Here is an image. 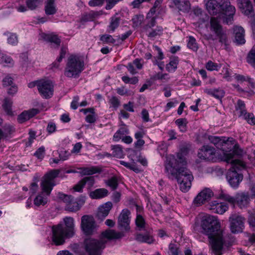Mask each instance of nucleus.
Returning <instances> with one entry per match:
<instances>
[{"instance_id": "2eb2a0df", "label": "nucleus", "mask_w": 255, "mask_h": 255, "mask_svg": "<svg viewBox=\"0 0 255 255\" xmlns=\"http://www.w3.org/2000/svg\"><path fill=\"white\" fill-rule=\"evenodd\" d=\"M130 212L128 209H123L120 213L118 221L119 228L121 230L128 231L130 230Z\"/></svg>"}, {"instance_id": "f704fd0d", "label": "nucleus", "mask_w": 255, "mask_h": 255, "mask_svg": "<svg viewBox=\"0 0 255 255\" xmlns=\"http://www.w3.org/2000/svg\"><path fill=\"white\" fill-rule=\"evenodd\" d=\"M45 12L47 15H53L57 12L55 0H47L45 6Z\"/></svg>"}, {"instance_id": "bf43d9fd", "label": "nucleus", "mask_w": 255, "mask_h": 255, "mask_svg": "<svg viewBox=\"0 0 255 255\" xmlns=\"http://www.w3.org/2000/svg\"><path fill=\"white\" fill-rule=\"evenodd\" d=\"M109 104H110L111 107L114 108L115 109H117L120 105V101L116 96L112 97L109 100Z\"/></svg>"}, {"instance_id": "ddd939ff", "label": "nucleus", "mask_w": 255, "mask_h": 255, "mask_svg": "<svg viewBox=\"0 0 255 255\" xmlns=\"http://www.w3.org/2000/svg\"><path fill=\"white\" fill-rule=\"evenodd\" d=\"M211 29L215 32L221 43L227 44V36L223 32L222 26L217 18L212 17L210 20Z\"/></svg>"}, {"instance_id": "052dcab7", "label": "nucleus", "mask_w": 255, "mask_h": 255, "mask_svg": "<svg viewBox=\"0 0 255 255\" xmlns=\"http://www.w3.org/2000/svg\"><path fill=\"white\" fill-rule=\"evenodd\" d=\"M45 153V148L43 146L39 147L34 153V155L38 159L42 160Z\"/></svg>"}, {"instance_id": "b1692460", "label": "nucleus", "mask_w": 255, "mask_h": 255, "mask_svg": "<svg viewBox=\"0 0 255 255\" xmlns=\"http://www.w3.org/2000/svg\"><path fill=\"white\" fill-rule=\"evenodd\" d=\"M38 113V110L36 109L24 111L18 116L17 121L19 123H23L33 117Z\"/></svg>"}, {"instance_id": "de8ad7c7", "label": "nucleus", "mask_w": 255, "mask_h": 255, "mask_svg": "<svg viewBox=\"0 0 255 255\" xmlns=\"http://www.w3.org/2000/svg\"><path fill=\"white\" fill-rule=\"evenodd\" d=\"M120 163L121 165L125 166L126 167H127L130 170H133V171H134L136 173H138L140 171V169L138 167H137L134 164V163H130L127 162H126L123 160H120Z\"/></svg>"}, {"instance_id": "13d9d810", "label": "nucleus", "mask_w": 255, "mask_h": 255, "mask_svg": "<svg viewBox=\"0 0 255 255\" xmlns=\"http://www.w3.org/2000/svg\"><path fill=\"white\" fill-rule=\"evenodd\" d=\"M206 68L209 71H218L221 68V65L214 63L211 61H209L206 65Z\"/></svg>"}, {"instance_id": "4d7b16f0", "label": "nucleus", "mask_w": 255, "mask_h": 255, "mask_svg": "<svg viewBox=\"0 0 255 255\" xmlns=\"http://www.w3.org/2000/svg\"><path fill=\"white\" fill-rule=\"evenodd\" d=\"M58 197L60 199L62 200L64 203L66 204V205H68L69 203H70L72 201V200L74 199L71 195H68L62 193H59L58 194Z\"/></svg>"}, {"instance_id": "473e14b6", "label": "nucleus", "mask_w": 255, "mask_h": 255, "mask_svg": "<svg viewBox=\"0 0 255 255\" xmlns=\"http://www.w3.org/2000/svg\"><path fill=\"white\" fill-rule=\"evenodd\" d=\"M128 133L129 130L127 127L124 124L115 133L113 139L114 141L118 142Z\"/></svg>"}, {"instance_id": "393cba45", "label": "nucleus", "mask_w": 255, "mask_h": 255, "mask_svg": "<svg viewBox=\"0 0 255 255\" xmlns=\"http://www.w3.org/2000/svg\"><path fill=\"white\" fill-rule=\"evenodd\" d=\"M235 35V41L238 44H243L245 43V30L241 26H235L233 28Z\"/></svg>"}, {"instance_id": "2f4dec72", "label": "nucleus", "mask_w": 255, "mask_h": 255, "mask_svg": "<svg viewBox=\"0 0 255 255\" xmlns=\"http://www.w3.org/2000/svg\"><path fill=\"white\" fill-rule=\"evenodd\" d=\"M159 14L157 13H150V11L148 13L146 16V23L144 27L146 31H147L149 28H151L156 24V19L158 16Z\"/></svg>"}, {"instance_id": "6e6d98bb", "label": "nucleus", "mask_w": 255, "mask_h": 255, "mask_svg": "<svg viewBox=\"0 0 255 255\" xmlns=\"http://www.w3.org/2000/svg\"><path fill=\"white\" fill-rule=\"evenodd\" d=\"M169 250L170 255H180L181 254L177 246L174 244L170 243L169 245Z\"/></svg>"}, {"instance_id": "864d4df0", "label": "nucleus", "mask_w": 255, "mask_h": 255, "mask_svg": "<svg viewBox=\"0 0 255 255\" xmlns=\"http://www.w3.org/2000/svg\"><path fill=\"white\" fill-rule=\"evenodd\" d=\"M175 124L181 128V131H185L186 130L187 124V121L186 119H178L175 121Z\"/></svg>"}, {"instance_id": "9b49d317", "label": "nucleus", "mask_w": 255, "mask_h": 255, "mask_svg": "<svg viewBox=\"0 0 255 255\" xmlns=\"http://www.w3.org/2000/svg\"><path fill=\"white\" fill-rule=\"evenodd\" d=\"M238 170H241L235 166L232 165V167L228 171L226 177L230 185L234 188H237L243 179L242 174L238 173Z\"/></svg>"}, {"instance_id": "ea45409f", "label": "nucleus", "mask_w": 255, "mask_h": 255, "mask_svg": "<svg viewBox=\"0 0 255 255\" xmlns=\"http://www.w3.org/2000/svg\"><path fill=\"white\" fill-rule=\"evenodd\" d=\"M0 63L3 64L4 66H11L14 61L10 56L0 52Z\"/></svg>"}, {"instance_id": "f03ea898", "label": "nucleus", "mask_w": 255, "mask_h": 255, "mask_svg": "<svg viewBox=\"0 0 255 255\" xmlns=\"http://www.w3.org/2000/svg\"><path fill=\"white\" fill-rule=\"evenodd\" d=\"M176 159L172 154L166 156L165 163L166 172L169 178L175 177L180 185V188L183 192H187L191 188L193 176L187 168L181 166H175Z\"/></svg>"}, {"instance_id": "423d86ee", "label": "nucleus", "mask_w": 255, "mask_h": 255, "mask_svg": "<svg viewBox=\"0 0 255 255\" xmlns=\"http://www.w3.org/2000/svg\"><path fill=\"white\" fill-rule=\"evenodd\" d=\"M84 69V61L82 57L71 55L68 59L64 70V75L69 78H76Z\"/></svg>"}, {"instance_id": "774afa93", "label": "nucleus", "mask_w": 255, "mask_h": 255, "mask_svg": "<svg viewBox=\"0 0 255 255\" xmlns=\"http://www.w3.org/2000/svg\"><path fill=\"white\" fill-rule=\"evenodd\" d=\"M84 186L85 185L82 182V179L73 187V189L75 191L82 192L83 191V188Z\"/></svg>"}, {"instance_id": "4c0bfd02", "label": "nucleus", "mask_w": 255, "mask_h": 255, "mask_svg": "<svg viewBox=\"0 0 255 255\" xmlns=\"http://www.w3.org/2000/svg\"><path fill=\"white\" fill-rule=\"evenodd\" d=\"M4 35L7 36V43L11 45L15 46L18 42L17 35L15 33H10L7 31L3 33Z\"/></svg>"}, {"instance_id": "5fc2aeb1", "label": "nucleus", "mask_w": 255, "mask_h": 255, "mask_svg": "<svg viewBox=\"0 0 255 255\" xmlns=\"http://www.w3.org/2000/svg\"><path fill=\"white\" fill-rule=\"evenodd\" d=\"M219 197L220 199L228 201L231 204H234L235 203L234 197H232L223 192H222L219 194Z\"/></svg>"}, {"instance_id": "9d476101", "label": "nucleus", "mask_w": 255, "mask_h": 255, "mask_svg": "<svg viewBox=\"0 0 255 255\" xmlns=\"http://www.w3.org/2000/svg\"><path fill=\"white\" fill-rule=\"evenodd\" d=\"M230 228L233 234H239L243 232L245 218L241 215L234 214L229 217Z\"/></svg>"}, {"instance_id": "6ab92c4d", "label": "nucleus", "mask_w": 255, "mask_h": 255, "mask_svg": "<svg viewBox=\"0 0 255 255\" xmlns=\"http://www.w3.org/2000/svg\"><path fill=\"white\" fill-rule=\"evenodd\" d=\"M235 203L241 208H247L250 203V196L248 192L237 193L234 197Z\"/></svg>"}, {"instance_id": "79ce46f5", "label": "nucleus", "mask_w": 255, "mask_h": 255, "mask_svg": "<svg viewBox=\"0 0 255 255\" xmlns=\"http://www.w3.org/2000/svg\"><path fill=\"white\" fill-rule=\"evenodd\" d=\"M163 0H156L153 7L150 9V13L160 14L161 10V4Z\"/></svg>"}, {"instance_id": "0e129e2a", "label": "nucleus", "mask_w": 255, "mask_h": 255, "mask_svg": "<svg viewBox=\"0 0 255 255\" xmlns=\"http://www.w3.org/2000/svg\"><path fill=\"white\" fill-rule=\"evenodd\" d=\"M169 76L167 73L162 74L158 73L153 77V79L154 80H165L166 81H168L169 80Z\"/></svg>"}, {"instance_id": "a211bd4d", "label": "nucleus", "mask_w": 255, "mask_h": 255, "mask_svg": "<svg viewBox=\"0 0 255 255\" xmlns=\"http://www.w3.org/2000/svg\"><path fill=\"white\" fill-rule=\"evenodd\" d=\"M213 196V192L210 189L205 188L196 196L193 203L197 206H200L210 200Z\"/></svg>"}, {"instance_id": "69168bd1", "label": "nucleus", "mask_w": 255, "mask_h": 255, "mask_svg": "<svg viewBox=\"0 0 255 255\" xmlns=\"http://www.w3.org/2000/svg\"><path fill=\"white\" fill-rule=\"evenodd\" d=\"M173 101L169 102L167 103L164 108V112H168L171 108H173L176 105L178 104V102L176 99H172Z\"/></svg>"}, {"instance_id": "a19ab883", "label": "nucleus", "mask_w": 255, "mask_h": 255, "mask_svg": "<svg viewBox=\"0 0 255 255\" xmlns=\"http://www.w3.org/2000/svg\"><path fill=\"white\" fill-rule=\"evenodd\" d=\"M113 150L112 155L117 158H122L124 156L123 148L120 145H112L111 146Z\"/></svg>"}, {"instance_id": "0eeeda50", "label": "nucleus", "mask_w": 255, "mask_h": 255, "mask_svg": "<svg viewBox=\"0 0 255 255\" xmlns=\"http://www.w3.org/2000/svg\"><path fill=\"white\" fill-rule=\"evenodd\" d=\"M243 149L240 148L239 145L235 144L232 151L225 154L224 160L239 169H244L246 168L245 163L239 159H234L235 157H241L243 155Z\"/></svg>"}, {"instance_id": "8fccbe9b", "label": "nucleus", "mask_w": 255, "mask_h": 255, "mask_svg": "<svg viewBox=\"0 0 255 255\" xmlns=\"http://www.w3.org/2000/svg\"><path fill=\"white\" fill-rule=\"evenodd\" d=\"M82 182L84 185L87 186L88 189H90L95 184V179L93 176L85 177L82 179Z\"/></svg>"}, {"instance_id": "f8f14e48", "label": "nucleus", "mask_w": 255, "mask_h": 255, "mask_svg": "<svg viewBox=\"0 0 255 255\" xmlns=\"http://www.w3.org/2000/svg\"><path fill=\"white\" fill-rule=\"evenodd\" d=\"M37 87L39 93L46 99L50 98L53 94V85L50 80H39L37 81Z\"/></svg>"}, {"instance_id": "7ed1b4c3", "label": "nucleus", "mask_w": 255, "mask_h": 255, "mask_svg": "<svg viewBox=\"0 0 255 255\" xmlns=\"http://www.w3.org/2000/svg\"><path fill=\"white\" fill-rule=\"evenodd\" d=\"M124 236L122 232L107 230L101 234L100 239L86 238L83 243V247L87 254L80 255H101L106 247L107 240L119 239Z\"/></svg>"}, {"instance_id": "c85d7f7f", "label": "nucleus", "mask_w": 255, "mask_h": 255, "mask_svg": "<svg viewBox=\"0 0 255 255\" xmlns=\"http://www.w3.org/2000/svg\"><path fill=\"white\" fill-rule=\"evenodd\" d=\"M204 92L217 99H222L225 95L224 91L220 88L214 89L206 88L204 89Z\"/></svg>"}, {"instance_id": "09e8293b", "label": "nucleus", "mask_w": 255, "mask_h": 255, "mask_svg": "<svg viewBox=\"0 0 255 255\" xmlns=\"http://www.w3.org/2000/svg\"><path fill=\"white\" fill-rule=\"evenodd\" d=\"M100 40L104 44H114L116 42V40L109 34L102 35Z\"/></svg>"}, {"instance_id": "37998d69", "label": "nucleus", "mask_w": 255, "mask_h": 255, "mask_svg": "<svg viewBox=\"0 0 255 255\" xmlns=\"http://www.w3.org/2000/svg\"><path fill=\"white\" fill-rule=\"evenodd\" d=\"M44 0H26V4L28 9H35L39 5L41 4Z\"/></svg>"}, {"instance_id": "f3484780", "label": "nucleus", "mask_w": 255, "mask_h": 255, "mask_svg": "<svg viewBox=\"0 0 255 255\" xmlns=\"http://www.w3.org/2000/svg\"><path fill=\"white\" fill-rule=\"evenodd\" d=\"M141 232L137 233L135 236V239L140 243H145L148 244H152L154 242L152 235V230L150 228L142 230Z\"/></svg>"}, {"instance_id": "5701e85b", "label": "nucleus", "mask_w": 255, "mask_h": 255, "mask_svg": "<svg viewBox=\"0 0 255 255\" xmlns=\"http://www.w3.org/2000/svg\"><path fill=\"white\" fill-rule=\"evenodd\" d=\"M141 61V59L136 58L132 62H129L127 64L126 67L130 74L135 75L138 73L137 69L140 70L142 68L143 64Z\"/></svg>"}, {"instance_id": "72a5a7b5", "label": "nucleus", "mask_w": 255, "mask_h": 255, "mask_svg": "<svg viewBox=\"0 0 255 255\" xmlns=\"http://www.w3.org/2000/svg\"><path fill=\"white\" fill-rule=\"evenodd\" d=\"M179 63V58L178 57L174 56L171 57L169 63L166 65V70L170 73H173L176 71Z\"/></svg>"}, {"instance_id": "dca6fc26", "label": "nucleus", "mask_w": 255, "mask_h": 255, "mask_svg": "<svg viewBox=\"0 0 255 255\" xmlns=\"http://www.w3.org/2000/svg\"><path fill=\"white\" fill-rule=\"evenodd\" d=\"M215 155V149L209 145H204L199 150L198 156L201 159L205 161H213Z\"/></svg>"}, {"instance_id": "58836bf2", "label": "nucleus", "mask_w": 255, "mask_h": 255, "mask_svg": "<svg viewBox=\"0 0 255 255\" xmlns=\"http://www.w3.org/2000/svg\"><path fill=\"white\" fill-rule=\"evenodd\" d=\"M43 38L45 41L47 42L55 44L57 46H59L61 43L60 39L58 37L57 35L55 34H45Z\"/></svg>"}, {"instance_id": "e2e57ef3", "label": "nucleus", "mask_w": 255, "mask_h": 255, "mask_svg": "<svg viewBox=\"0 0 255 255\" xmlns=\"http://www.w3.org/2000/svg\"><path fill=\"white\" fill-rule=\"evenodd\" d=\"M209 139L216 146H219L223 143L222 140L218 136H210Z\"/></svg>"}, {"instance_id": "7c9ffc66", "label": "nucleus", "mask_w": 255, "mask_h": 255, "mask_svg": "<svg viewBox=\"0 0 255 255\" xmlns=\"http://www.w3.org/2000/svg\"><path fill=\"white\" fill-rule=\"evenodd\" d=\"M109 191L105 188H99L91 191L89 193V196L93 199H99L107 196Z\"/></svg>"}, {"instance_id": "c03bdc74", "label": "nucleus", "mask_w": 255, "mask_h": 255, "mask_svg": "<svg viewBox=\"0 0 255 255\" xmlns=\"http://www.w3.org/2000/svg\"><path fill=\"white\" fill-rule=\"evenodd\" d=\"M106 184L110 187L112 190H116L118 186V179L116 176H113L106 181Z\"/></svg>"}, {"instance_id": "603ef678", "label": "nucleus", "mask_w": 255, "mask_h": 255, "mask_svg": "<svg viewBox=\"0 0 255 255\" xmlns=\"http://www.w3.org/2000/svg\"><path fill=\"white\" fill-rule=\"evenodd\" d=\"M247 62L255 67V48H253L249 52L247 56Z\"/></svg>"}, {"instance_id": "680f3d73", "label": "nucleus", "mask_w": 255, "mask_h": 255, "mask_svg": "<svg viewBox=\"0 0 255 255\" xmlns=\"http://www.w3.org/2000/svg\"><path fill=\"white\" fill-rule=\"evenodd\" d=\"M250 227L253 230H255V213H251L249 215L248 220Z\"/></svg>"}, {"instance_id": "49530a36", "label": "nucleus", "mask_w": 255, "mask_h": 255, "mask_svg": "<svg viewBox=\"0 0 255 255\" xmlns=\"http://www.w3.org/2000/svg\"><path fill=\"white\" fill-rule=\"evenodd\" d=\"M80 208L81 206H79L78 202L74 201V199L70 203H69L65 206V208L67 210L72 212H75L78 211Z\"/></svg>"}, {"instance_id": "aec40b11", "label": "nucleus", "mask_w": 255, "mask_h": 255, "mask_svg": "<svg viewBox=\"0 0 255 255\" xmlns=\"http://www.w3.org/2000/svg\"><path fill=\"white\" fill-rule=\"evenodd\" d=\"M172 6L178 11L188 13L191 9V4L189 0H170Z\"/></svg>"}, {"instance_id": "4468645a", "label": "nucleus", "mask_w": 255, "mask_h": 255, "mask_svg": "<svg viewBox=\"0 0 255 255\" xmlns=\"http://www.w3.org/2000/svg\"><path fill=\"white\" fill-rule=\"evenodd\" d=\"M236 110L239 113V117H243L247 122L251 125H255V118L253 114L247 113L244 102L239 100L236 106Z\"/></svg>"}, {"instance_id": "a18cd8bd", "label": "nucleus", "mask_w": 255, "mask_h": 255, "mask_svg": "<svg viewBox=\"0 0 255 255\" xmlns=\"http://www.w3.org/2000/svg\"><path fill=\"white\" fill-rule=\"evenodd\" d=\"M163 29L161 26H157L155 29H152L148 34V37L154 38L157 36L161 35L163 33Z\"/></svg>"}, {"instance_id": "f257e3e1", "label": "nucleus", "mask_w": 255, "mask_h": 255, "mask_svg": "<svg viewBox=\"0 0 255 255\" xmlns=\"http://www.w3.org/2000/svg\"><path fill=\"white\" fill-rule=\"evenodd\" d=\"M200 227V232L207 236L215 255H222L221 251L225 244V235L219 220L215 216L206 214L201 218Z\"/></svg>"}, {"instance_id": "cd10ccee", "label": "nucleus", "mask_w": 255, "mask_h": 255, "mask_svg": "<svg viewBox=\"0 0 255 255\" xmlns=\"http://www.w3.org/2000/svg\"><path fill=\"white\" fill-rule=\"evenodd\" d=\"M113 207L111 202H107L99 208L97 216L100 219L105 218L107 217Z\"/></svg>"}, {"instance_id": "4be33fe9", "label": "nucleus", "mask_w": 255, "mask_h": 255, "mask_svg": "<svg viewBox=\"0 0 255 255\" xmlns=\"http://www.w3.org/2000/svg\"><path fill=\"white\" fill-rule=\"evenodd\" d=\"M188 152V148L187 147L183 146L180 148V151L177 153L175 157L173 155L176 159L175 166H181L186 164V161L185 156Z\"/></svg>"}, {"instance_id": "412c9836", "label": "nucleus", "mask_w": 255, "mask_h": 255, "mask_svg": "<svg viewBox=\"0 0 255 255\" xmlns=\"http://www.w3.org/2000/svg\"><path fill=\"white\" fill-rule=\"evenodd\" d=\"M239 7L246 15L252 17L254 15L253 5L250 0H239Z\"/></svg>"}, {"instance_id": "3c124183", "label": "nucleus", "mask_w": 255, "mask_h": 255, "mask_svg": "<svg viewBox=\"0 0 255 255\" xmlns=\"http://www.w3.org/2000/svg\"><path fill=\"white\" fill-rule=\"evenodd\" d=\"M187 47L193 51H197L198 47L195 39L193 36H189L187 43Z\"/></svg>"}, {"instance_id": "6e6552de", "label": "nucleus", "mask_w": 255, "mask_h": 255, "mask_svg": "<svg viewBox=\"0 0 255 255\" xmlns=\"http://www.w3.org/2000/svg\"><path fill=\"white\" fill-rule=\"evenodd\" d=\"M81 229L86 236H94L98 233L99 226L94 218L89 215H84L81 217Z\"/></svg>"}, {"instance_id": "c9c22d12", "label": "nucleus", "mask_w": 255, "mask_h": 255, "mask_svg": "<svg viewBox=\"0 0 255 255\" xmlns=\"http://www.w3.org/2000/svg\"><path fill=\"white\" fill-rule=\"evenodd\" d=\"M135 223L138 231H142V230L148 228L146 226L144 218L139 214H137Z\"/></svg>"}, {"instance_id": "20e7f679", "label": "nucleus", "mask_w": 255, "mask_h": 255, "mask_svg": "<svg viewBox=\"0 0 255 255\" xmlns=\"http://www.w3.org/2000/svg\"><path fill=\"white\" fill-rule=\"evenodd\" d=\"M59 173V170L53 169L45 174L40 184L42 191L35 197L33 201L35 206L39 207L47 204L48 197L53 187L56 184L55 179L58 177Z\"/></svg>"}, {"instance_id": "e433bc0d", "label": "nucleus", "mask_w": 255, "mask_h": 255, "mask_svg": "<svg viewBox=\"0 0 255 255\" xmlns=\"http://www.w3.org/2000/svg\"><path fill=\"white\" fill-rule=\"evenodd\" d=\"M12 105V101L11 99L8 98H5L4 99L2 105V108L5 112L9 116L13 115V112L11 109Z\"/></svg>"}, {"instance_id": "c756f323", "label": "nucleus", "mask_w": 255, "mask_h": 255, "mask_svg": "<svg viewBox=\"0 0 255 255\" xmlns=\"http://www.w3.org/2000/svg\"><path fill=\"white\" fill-rule=\"evenodd\" d=\"M121 18L119 16L118 13H116L110 18V22L108 26V30L109 32H113L119 27L121 22Z\"/></svg>"}, {"instance_id": "bb28decb", "label": "nucleus", "mask_w": 255, "mask_h": 255, "mask_svg": "<svg viewBox=\"0 0 255 255\" xmlns=\"http://www.w3.org/2000/svg\"><path fill=\"white\" fill-rule=\"evenodd\" d=\"M77 169L79 170L78 173L82 175H91L102 171L101 168L94 166L80 167Z\"/></svg>"}, {"instance_id": "a878e982", "label": "nucleus", "mask_w": 255, "mask_h": 255, "mask_svg": "<svg viewBox=\"0 0 255 255\" xmlns=\"http://www.w3.org/2000/svg\"><path fill=\"white\" fill-rule=\"evenodd\" d=\"M211 210L213 212L219 214H224L228 209V206L224 203H218L215 201L212 203Z\"/></svg>"}, {"instance_id": "338daca9", "label": "nucleus", "mask_w": 255, "mask_h": 255, "mask_svg": "<svg viewBox=\"0 0 255 255\" xmlns=\"http://www.w3.org/2000/svg\"><path fill=\"white\" fill-rule=\"evenodd\" d=\"M222 72L223 73V78L227 81H231V77L229 69L227 67H223Z\"/></svg>"}, {"instance_id": "39448f33", "label": "nucleus", "mask_w": 255, "mask_h": 255, "mask_svg": "<svg viewBox=\"0 0 255 255\" xmlns=\"http://www.w3.org/2000/svg\"><path fill=\"white\" fill-rule=\"evenodd\" d=\"M65 227L59 224L52 228V241L56 246L63 245L65 238L72 237L74 234V220L72 217H66L64 218Z\"/></svg>"}, {"instance_id": "1a4fd4ad", "label": "nucleus", "mask_w": 255, "mask_h": 255, "mask_svg": "<svg viewBox=\"0 0 255 255\" xmlns=\"http://www.w3.org/2000/svg\"><path fill=\"white\" fill-rule=\"evenodd\" d=\"M217 14L221 13L223 21L226 24H231L236 12V8L229 1H225L217 7Z\"/></svg>"}]
</instances>
